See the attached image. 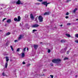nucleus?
Here are the masks:
<instances>
[{
  "label": "nucleus",
  "instance_id": "1",
  "mask_svg": "<svg viewBox=\"0 0 78 78\" xmlns=\"http://www.w3.org/2000/svg\"><path fill=\"white\" fill-rule=\"evenodd\" d=\"M5 58L6 62L5 65V68H6L8 67V61H9V58H8V57H6Z\"/></svg>",
  "mask_w": 78,
  "mask_h": 78
},
{
  "label": "nucleus",
  "instance_id": "2",
  "mask_svg": "<svg viewBox=\"0 0 78 78\" xmlns=\"http://www.w3.org/2000/svg\"><path fill=\"white\" fill-rule=\"evenodd\" d=\"M60 61H61V60L59 59H54L52 60V62H53V63H56V62H58Z\"/></svg>",
  "mask_w": 78,
  "mask_h": 78
},
{
  "label": "nucleus",
  "instance_id": "3",
  "mask_svg": "<svg viewBox=\"0 0 78 78\" xmlns=\"http://www.w3.org/2000/svg\"><path fill=\"white\" fill-rule=\"evenodd\" d=\"M38 19L39 20L40 22H43V17L41 16H40L38 17Z\"/></svg>",
  "mask_w": 78,
  "mask_h": 78
},
{
  "label": "nucleus",
  "instance_id": "4",
  "mask_svg": "<svg viewBox=\"0 0 78 78\" xmlns=\"http://www.w3.org/2000/svg\"><path fill=\"white\" fill-rule=\"evenodd\" d=\"M39 26V25H38L35 24L33 25L32 26V28H37V27H38Z\"/></svg>",
  "mask_w": 78,
  "mask_h": 78
},
{
  "label": "nucleus",
  "instance_id": "5",
  "mask_svg": "<svg viewBox=\"0 0 78 78\" xmlns=\"http://www.w3.org/2000/svg\"><path fill=\"white\" fill-rule=\"evenodd\" d=\"M47 1L46 2H43L42 3V5H45L46 7L47 6Z\"/></svg>",
  "mask_w": 78,
  "mask_h": 78
},
{
  "label": "nucleus",
  "instance_id": "6",
  "mask_svg": "<svg viewBox=\"0 0 78 78\" xmlns=\"http://www.w3.org/2000/svg\"><path fill=\"white\" fill-rule=\"evenodd\" d=\"M51 12H45V13H44L43 15L44 16H45L46 15H49V14H50L51 13Z\"/></svg>",
  "mask_w": 78,
  "mask_h": 78
},
{
  "label": "nucleus",
  "instance_id": "7",
  "mask_svg": "<svg viewBox=\"0 0 78 78\" xmlns=\"http://www.w3.org/2000/svg\"><path fill=\"white\" fill-rule=\"evenodd\" d=\"M16 4H17V5H20V4H22V3L20 2V0H18V1L16 2Z\"/></svg>",
  "mask_w": 78,
  "mask_h": 78
},
{
  "label": "nucleus",
  "instance_id": "8",
  "mask_svg": "<svg viewBox=\"0 0 78 78\" xmlns=\"http://www.w3.org/2000/svg\"><path fill=\"white\" fill-rule=\"evenodd\" d=\"M30 18L32 20H34V17L32 14H30Z\"/></svg>",
  "mask_w": 78,
  "mask_h": 78
},
{
  "label": "nucleus",
  "instance_id": "9",
  "mask_svg": "<svg viewBox=\"0 0 78 78\" xmlns=\"http://www.w3.org/2000/svg\"><path fill=\"white\" fill-rule=\"evenodd\" d=\"M34 48H35V50H37V47H38V45L35 44L34 45Z\"/></svg>",
  "mask_w": 78,
  "mask_h": 78
},
{
  "label": "nucleus",
  "instance_id": "10",
  "mask_svg": "<svg viewBox=\"0 0 78 78\" xmlns=\"http://www.w3.org/2000/svg\"><path fill=\"white\" fill-rule=\"evenodd\" d=\"M11 33L10 32H8L6 33V35H4V36H9L10 34Z\"/></svg>",
  "mask_w": 78,
  "mask_h": 78
},
{
  "label": "nucleus",
  "instance_id": "11",
  "mask_svg": "<svg viewBox=\"0 0 78 78\" xmlns=\"http://www.w3.org/2000/svg\"><path fill=\"white\" fill-rule=\"evenodd\" d=\"M20 20V16H19L18 18V20H17V22H19Z\"/></svg>",
  "mask_w": 78,
  "mask_h": 78
},
{
  "label": "nucleus",
  "instance_id": "12",
  "mask_svg": "<svg viewBox=\"0 0 78 78\" xmlns=\"http://www.w3.org/2000/svg\"><path fill=\"white\" fill-rule=\"evenodd\" d=\"M6 22L7 23H10V22H11V19H9L7 20Z\"/></svg>",
  "mask_w": 78,
  "mask_h": 78
},
{
  "label": "nucleus",
  "instance_id": "13",
  "mask_svg": "<svg viewBox=\"0 0 78 78\" xmlns=\"http://www.w3.org/2000/svg\"><path fill=\"white\" fill-rule=\"evenodd\" d=\"M66 36H67V37H70V35L69 34H66Z\"/></svg>",
  "mask_w": 78,
  "mask_h": 78
},
{
  "label": "nucleus",
  "instance_id": "14",
  "mask_svg": "<svg viewBox=\"0 0 78 78\" xmlns=\"http://www.w3.org/2000/svg\"><path fill=\"white\" fill-rule=\"evenodd\" d=\"M77 9L76 8L73 11V13H75V12H76V11H77Z\"/></svg>",
  "mask_w": 78,
  "mask_h": 78
},
{
  "label": "nucleus",
  "instance_id": "15",
  "mask_svg": "<svg viewBox=\"0 0 78 78\" xmlns=\"http://www.w3.org/2000/svg\"><path fill=\"white\" fill-rule=\"evenodd\" d=\"M22 38V36L21 35H20L19 37L18 38V40H20V39H21Z\"/></svg>",
  "mask_w": 78,
  "mask_h": 78
},
{
  "label": "nucleus",
  "instance_id": "16",
  "mask_svg": "<svg viewBox=\"0 0 78 78\" xmlns=\"http://www.w3.org/2000/svg\"><path fill=\"white\" fill-rule=\"evenodd\" d=\"M22 58H23L24 57V56H25V54L24 53H22Z\"/></svg>",
  "mask_w": 78,
  "mask_h": 78
},
{
  "label": "nucleus",
  "instance_id": "17",
  "mask_svg": "<svg viewBox=\"0 0 78 78\" xmlns=\"http://www.w3.org/2000/svg\"><path fill=\"white\" fill-rule=\"evenodd\" d=\"M2 76H8L6 75L5 73H2Z\"/></svg>",
  "mask_w": 78,
  "mask_h": 78
},
{
  "label": "nucleus",
  "instance_id": "18",
  "mask_svg": "<svg viewBox=\"0 0 78 78\" xmlns=\"http://www.w3.org/2000/svg\"><path fill=\"white\" fill-rule=\"evenodd\" d=\"M61 43H64V42H65V41L64 40H61Z\"/></svg>",
  "mask_w": 78,
  "mask_h": 78
},
{
  "label": "nucleus",
  "instance_id": "19",
  "mask_svg": "<svg viewBox=\"0 0 78 78\" xmlns=\"http://www.w3.org/2000/svg\"><path fill=\"white\" fill-rule=\"evenodd\" d=\"M67 47H66L65 48L63 49L64 52H66V50H67Z\"/></svg>",
  "mask_w": 78,
  "mask_h": 78
},
{
  "label": "nucleus",
  "instance_id": "20",
  "mask_svg": "<svg viewBox=\"0 0 78 78\" xmlns=\"http://www.w3.org/2000/svg\"><path fill=\"white\" fill-rule=\"evenodd\" d=\"M9 44V41H8L5 44V45L6 46H8Z\"/></svg>",
  "mask_w": 78,
  "mask_h": 78
},
{
  "label": "nucleus",
  "instance_id": "21",
  "mask_svg": "<svg viewBox=\"0 0 78 78\" xmlns=\"http://www.w3.org/2000/svg\"><path fill=\"white\" fill-rule=\"evenodd\" d=\"M60 52L61 53H64L65 52L64 51V50L62 49L61 51Z\"/></svg>",
  "mask_w": 78,
  "mask_h": 78
},
{
  "label": "nucleus",
  "instance_id": "22",
  "mask_svg": "<svg viewBox=\"0 0 78 78\" xmlns=\"http://www.w3.org/2000/svg\"><path fill=\"white\" fill-rule=\"evenodd\" d=\"M69 58L67 57H65V58H64V60H67V59H68Z\"/></svg>",
  "mask_w": 78,
  "mask_h": 78
},
{
  "label": "nucleus",
  "instance_id": "23",
  "mask_svg": "<svg viewBox=\"0 0 78 78\" xmlns=\"http://www.w3.org/2000/svg\"><path fill=\"white\" fill-rule=\"evenodd\" d=\"M14 21H17V19L16 18H14Z\"/></svg>",
  "mask_w": 78,
  "mask_h": 78
},
{
  "label": "nucleus",
  "instance_id": "24",
  "mask_svg": "<svg viewBox=\"0 0 78 78\" xmlns=\"http://www.w3.org/2000/svg\"><path fill=\"white\" fill-rule=\"evenodd\" d=\"M76 37H78V34H76L75 35Z\"/></svg>",
  "mask_w": 78,
  "mask_h": 78
},
{
  "label": "nucleus",
  "instance_id": "25",
  "mask_svg": "<svg viewBox=\"0 0 78 78\" xmlns=\"http://www.w3.org/2000/svg\"><path fill=\"white\" fill-rule=\"evenodd\" d=\"M10 47H11V48L12 49V51H13L14 50V49H13V48H12V46H11Z\"/></svg>",
  "mask_w": 78,
  "mask_h": 78
},
{
  "label": "nucleus",
  "instance_id": "26",
  "mask_svg": "<svg viewBox=\"0 0 78 78\" xmlns=\"http://www.w3.org/2000/svg\"><path fill=\"white\" fill-rule=\"evenodd\" d=\"M17 51L19 52V51H20V48H18L17 50H16Z\"/></svg>",
  "mask_w": 78,
  "mask_h": 78
},
{
  "label": "nucleus",
  "instance_id": "27",
  "mask_svg": "<svg viewBox=\"0 0 78 78\" xmlns=\"http://www.w3.org/2000/svg\"><path fill=\"white\" fill-rule=\"evenodd\" d=\"M40 3H35V5H39Z\"/></svg>",
  "mask_w": 78,
  "mask_h": 78
},
{
  "label": "nucleus",
  "instance_id": "28",
  "mask_svg": "<svg viewBox=\"0 0 78 78\" xmlns=\"http://www.w3.org/2000/svg\"><path fill=\"white\" fill-rule=\"evenodd\" d=\"M26 48H25L23 49V51H26Z\"/></svg>",
  "mask_w": 78,
  "mask_h": 78
},
{
  "label": "nucleus",
  "instance_id": "29",
  "mask_svg": "<svg viewBox=\"0 0 78 78\" xmlns=\"http://www.w3.org/2000/svg\"><path fill=\"white\" fill-rule=\"evenodd\" d=\"M75 42L76 43H78V40H76L75 41Z\"/></svg>",
  "mask_w": 78,
  "mask_h": 78
},
{
  "label": "nucleus",
  "instance_id": "30",
  "mask_svg": "<svg viewBox=\"0 0 78 78\" xmlns=\"http://www.w3.org/2000/svg\"><path fill=\"white\" fill-rule=\"evenodd\" d=\"M34 31H37V30L35 29L33 30V32H34Z\"/></svg>",
  "mask_w": 78,
  "mask_h": 78
},
{
  "label": "nucleus",
  "instance_id": "31",
  "mask_svg": "<svg viewBox=\"0 0 78 78\" xmlns=\"http://www.w3.org/2000/svg\"><path fill=\"white\" fill-rule=\"evenodd\" d=\"M30 66V64H27V67H28L29 66Z\"/></svg>",
  "mask_w": 78,
  "mask_h": 78
},
{
  "label": "nucleus",
  "instance_id": "32",
  "mask_svg": "<svg viewBox=\"0 0 78 78\" xmlns=\"http://www.w3.org/2000/svg\"><path fill=\"white\" fill-rule=\"evenodd\" d=\"M69 12H67L66 14V16H69Z\"/></svg>",
  "mask_w": 78,
  "mask_h": 78
},
{
  "label": "nucleus",
  "instance_id": "33",
  "mask_svg": "<svg viewBox=\"0 0 78 78\" xmlns=\"http://www.w3.org/2000/svg\"><path fill=\"white\" fill-rule=\"evenodd\" d=\"M70 1H71V0H67L66 2H70Z\"/></svg>",
  "mask_w": 78,
  "mask_h": 78
},
{
  "label": "nucleus",
  "instance_id": "34",
  "mask_svg": "<svg viewBox=\"0 0 78 78\" xmlns=\"http://www.w3.org/2000/svg\"><path fill=\"white\" fill-rule=\"evenodd\" d=\"M67 25H71V24L70 23H67Z\"/></svg>",
  "mask_w": 78,
  "mask_h": 78
},
{
  "label": "nucleus",
  "instance_id": "35",
  "mask_svg": "<svg viewBox=\"0 0 78 78\" xmlns=\"http://www.w3.org/2000/svg\"><path fill=\"white\" fill-rule=\"evenodd\" d=\"M38 2H42V0H37Z\"/></svg>",
  "mask_w": 78,
  "mask_h": 78
},
{
  "label": "nucleus",
  "instance_id": "36",
  "mask_svg": "<svg viewBox=\"0 0 78 78\" xmlns=\"http://www.w3.org/2000/svg\"><path fill=\"white\" fill-rule=\"evenodd\" d=\"M6 18H5L2 20V22H4L5 20H6Z\"/></svg>",
  "mask_w": 78,
  "mask_h": 78
},
{
  "label": "nucleus",
  "instance_id": "37",
  "mask_svg": "<svg viewBox=\"0 0 78 78\" xmlns=\"http://www.w3.org/2000/svg\"><path fill=\"white\" fill-rule=\"evenodd\" d=\"M48 53H50V49H48Z\"/></svg>",
  "mask_w": 78,
  "mask_h": 78
},
{
  "label": "nucleus",
  "instance_id": "38",
  "mask_svg": "<svg viewBox=\"0 0 78 78\" xmlns=\"http://www.w3.org/2000/svg\"><path fill=\"white\" fill-rule=\"evenodd\" d=\"M50 76H51V78H53V75H50Z\"/></svg>",
  "mask_w": 78,
  "mask_h": 78
},
{
  "label": "nucleus",
  "instance_id": "39",
  "mask_svg": "<svg viewBox=\"0 0 78 78\" xmlns=\"http://www.w3.org/2000/svg\"><path fill=\"white\" fill-rule=\"evenodd\" d=\"M37 20V18H36L35 20V21H36V22H38Z\"/></svg>",
  "mask_w": 78,
  "mask_h": 78
},
{
  "label": "nucleus",
  "instance_id": "40",
  "mask_svg": "<svg viewBox=\"0 0 78 78\" xmlns=\"http://www.w3.org/2000/svg\"><path fill=\"white\" fill-rule=\"evenodd\" d=\"M50 65L51 66H53V64L52 63H51L50 64Z\"/></svg>",
  "mask_w": 78,
  "mask_h": 78
},
{
  "label": "nucleus",
  "instance_id": "41",
  "mask_svg": "<svg viewBox=\"0 0 78 78\" xmlns=\"http://www.w3.org/2000/svg\"><path fill=\"white\" fill-rule=\"evenodd\" d=\"M69 17L68 16H66L65 17V18L66 19H68V18H69Z\"/></svg>",
  "mask_w": 78,
  "mask_h": 78
},
{
  "label": "nucleus",
  "instance_id": "42",
  "mask_svg": "<svg viewBox=\"0 0 78 78\" xmlns=\"http://www.w3.org/2000/svg\"><path fill=\"white\" fill-rule=\"evenodd\" d=\"M50 2H48V3L47 2L46 5H47H47H48V4H50Z\"/></svg>",
  "mask_w": 78,
  "mask_h": 78
},
{
  "label": "nucleus",
  "instance_id": "43",
  "mask_svg": "<svg viewBox=\"0 0 78 78\" xmlns=\"http://www.w3.org/2000/svg\"><path fill=\"white\" fill-rule=\"evenodd\" d=\"M26 63L25 62H23V64H25Z\"/></svg>",
  "mask_w": 78,
  "mask_h": 78
},
{
  "label": "nucleus",
  "instance_id": "44",
  "mask_svg": "<svg viewBox=\"0 0 78 78\" xmlns=\"http://www.w3.org/2000/svg\"><path fill=\"white\" fill-rule=\"evenodd\" d=\"M15 42H17V40H15L14 41Z\"/></svg>",
  "mask_w": 78,
  "mask_h": 78
},
{
  "label": "nucleus",
  "instance_id": "45",
  "mask_svg": "<svg viewBox=\"0 0 78 78\" xmlns=\"http://www.w3.org/2000/svg\"><path fill=\"white\" fill-rule=\"evenodd\" d=\"M70 51H67V54H69V53Z\"/></svg>",
  "mask_w": 78,
  "mask_h": 78
},
{
  "label": "nucleus",
  "instance_id": "46",
  "mask_svg": "<svg viewBox=\"0 0 78 78\" xmlns=\"http://www.w3.org/2000/svg\"><path fill=\"white\" fill-rule=\"evenodd\" d=\"M60 27H62V24H61V25H60Z\"/></svg>",
  "mask_w": 78,
  "mask_h": 78
},
{
  "label": "nucleus",
  "instance_id": "47",
  "mask_svg": "<svg viewBox=\"0 0 78 78\" xmlns=\"http://www.w3.org/2000/svg\"><path fill=\"white\" fill-rule=\"evenodd\" d=\"M20 27H22V24H21V23H20Z\"/></svg>",
  "mask_w": 78,
  "mask_h": 78
},
{
  "label": "nucleus",
  "instance_id": "48",
  "mask_svg": "<svg viewBox=\"0 0 78 78\" xmlns=\"http://www.w3.org/2000/svg\"><path fill=\"white\" fill-rule=\"evenodd\" d=\"M77 76H77V75H76V76H75V77H76H76H77Z\"/></svg>",
  "mask_w": 78,
  "mask_h": 78
},
{
  "label": "nucleus",
  "instance_id": "49",
  "mask_svg": "<svg viewBox=\"0 0 78 78\" xmlns=\"http://www.w3.org/2000/svg\"><path fill=\"white\" fill-rule=\"evenodd\" d=\"M2 30H0V32H2Z\"/></svg>",
  "mask_w": 78,
  "mask_h": 78
},
{
  "label": "nucleus",
  "instance_id": "50",
  "mask_svg": "<svg viewBox=\"0 0 78 78\" xmlns=\"http://www.w3.org/2000/svg\"><path fill=\"white\" fill-rule=\"evenodd\" d=\"M6 25H6V24H5V26H6Z\"/></svg>",
  "mask_w": 78,
  "mask_h": 78
},
{
  "label": "nucleus",
  "instance_id": "51",
  "mask_svg": "<svg viewBox=\"0 0 78 78\" xmlns=\"http://www.w3.org/2000/svg\"><path fill=\"white\" fill-rule=\"evenodd\" d=\"M27 50H28V48H27Z\"/></svg>",
  "mask_w": 78,
  "mask_h": 78
},
{
  "label": "nucleus",
  "instance_id": "52",
  "mask_svg": "<svg viewBox=\"0 0 78 78\" xmlns=\"http://www.w3.org/2000/svg\"><path fill=\"white\" fill-rule=\"evenodd\" d=\"M76 20H78V19H76Z\"/></svg>",
  "mask_w": 78,
  "mask_h": 78
},
{
  "label": "nucleus",
  "instance_id": "53",
  "mask_svg": "<svg viewBox=\"0 0 78 78\" xmlns=\"http://www.w3.org/2000/svg\"><path fill=\"white\" fill-rule=\"evenodd\" d=\"M41 44H42V42H41Z\"/></svg>",
  "mask_w": 78,
  "mask_h": 78
}]
</instances>
